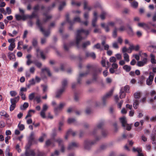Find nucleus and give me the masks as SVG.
I'll use <instances>...</instances> for the list:
<instances>
[{
    "mask_svg": "<svg viewBox=\"0 0 156 156\" xmlns=\"http://www.w3.org/2000/svg\"><path fill=\"white\" fill-rule=\"evenodd\" d=\"M55 141L58 143V145L61 146V151L63 152L65 150V147L63 144V140L60 138H58Z\"/></svg>",
    "mask_w": 156,
    "mask_h": 156,
    "instance_id": "obj_11",
    "label": "nucleus"
},
{
    "mask_svg": "<svg viewBox=\"0 0 156 156\" xmlns=\"http://www.w3.org/2000/svg\"><path fill=\"white\" fill-rule=\"evenodd\" d=\"M97 20L96 19H93L92 21V26L93 27H95L96 26V23Z\"/></svg>",
    "mask_w": 156,
    "mask_h": 156,
    "instance_id": "obj_51",
    "label": "nucleus"
},
{
    "mask_svg": "<svg viewBox=\"0 0 156 156\" xmlns=\"http://www.w3.org/2000/svg\"><path fill=\"white\" fill-rule=\"evenodd\" d=\"M52 16L51 15H50L49 16H47L45 18L43 19V21L44 23H46L48 21V20L51 19Z\"/></svg>",
    "mask_w": 156,
    "mask_h": 156,
    "instance_id": "obj_47",
    "label": "nucleus"
},
{
    "mask_svg": "<svg viewBox=\"0 0 156 156\" xmlns=\"http://www.w3.org/2000/svg\"><path fill=\"white\" fill-rule=\"evenodd\" d=\"M35 97V93H33L29 94V99L30 101L33 100Z\"/></svg>",
    "mask_w": 156,
    "mask_h": 156,
    "instance_id": "obj_42",
    "label": "nucleus"
},
{
    "mask_svg": "<svg viewBox=\"0 0 156 156\" xmlns=\"http://www.w3.org/2000/svg\"><path fill=\"white\" fill-rule=\"evenodd\" d=\"M152 73L151 72H150L149 77L146 80V84L149 86H150L152 84V82L154 80V75H151V74Z\"/></svg>",
    "mask_w": 156,
    "mask_h": 156,
    "instance_id": "obj_10",
    "label": "nucleus"
},
{
    "mask_svg": "<svg viewBox=\"0 0 156 156\" xmlns=\"http://www.w3.org/2000/svg\"><path fill=\"white\" fill-rule=\"evenodd\" d=\"M79 145L78 143L75 142H73L70 143L68 147V149L70 150L73 148V147H79Z\"/></svg>",
    "mask_w": 156,
    "mask_h": 156,
    "instance_id": "obj_14",
    "label": "nucleus"
},
{
    "mask_svg": "<svg viewBox=\"0 0 156 156\" xmlns=\"http://www.w3.org/2000/svg\"><path fill=\"white\" fill-rule=\"evenodd\" d=\"M45 154V153L43 152H41L39 151H38L37 153V156H44Z\"/></svg>",
    "mask_w": 156,
    "mask_h": 156,
    "instance_id": "obj_48",
    "label": "nucleus"
},
{
    "mask_svg": "<svg viewBox=\"0 0 156 156\" xmlns=\"http://www.w3.org/2000/svg\"><path fill=\"white\" fill-rule=\"evenodd\" d=\"M127 32L130 36H133L134 34L133 29L132 27L130 26L128 27V29L127 30Z\"/></svg>",
    "mask_w": 156,
    "mask_h": 156,
    "instance_id": "obj_21",
    "label": "nucleus"
},
{
    "mask_svg": "<svg viewBox=\"0 0 156 156\" xmlns=\"http://www.w3.org/2000/svg\"><path fill=\"white\" fill-rule=\"evenodd\" d=\"M68 82L66 79H65L62 81V87L61 88L64 90H65L67 86Z\"/></svg>",
    "mask_w": 156,
    "mask_h": 156,
    "instance_id": "obj_16",
    "label": "nucleus"
},
{
    "mask_svg": "<svg viewBox=\"0 0 156 156\" xmlns=\"http://www.w3.org/2000/svg\"><path fill=\"white\" fill-rule=\"evenodd\" d=\"M15 39L14 38H10L8 40V41L10 44H15Z\"/></svg>",
    "mask_w": 156,
    "mask_h": 156,
    "instance_id": "obj_53",
    "label": "nucleus"
},
{
    "mask_svg": "<svg viewBox=\"0 0 156 156\" xmlns=\"http://www.w3.org/2000/svg\"><path fill=\"white\" fill-rule=\"evenodd\" d=\"M34 64L38 68H40L42 66V63L37 61H34Z\"/></svg>",
    "mask_w": 156,
    "mask_h": 156,
    "instance_id": "obj_23",
    "label": "nucleus"
},
{
    "mask_svg": "<svg viewBox=\"0 0 156 156\" xmlns=\"http://www.w3.org/2000/svg\"><path fill=\"white\" fill-rule=\"evenodd\" d=\"M122 88H121L119 92L120 98L121 99L125 98L126 96V94L124 93V91L122 90Z\"/></svg>",
    "mask_w": 156,
    "mask_h": 156,
    "instance_id": "obj_26",
    "label": "nucleus"
},
{
    "mask_svg": "<svg viewBox=\"0 0 156 156\" xmlns=\"http://www.w3.org/2000/svg\"><path fill=\"white\" fill-rule=\"evenodd\" d=\"M16 106V104L11 103V105L10 106V111H13L15 108Z\"/></svg>",
    "mask_w": 156,
    "mask_h": 156,
    "instance_id": "obj_59",
    "label": "nucleus"
},
{
    "mask_svg": "<svg viewBox=\"0 0 156 156\" xmlns=\"http://www.w3.org/2000/svg\"><path fill=\"white\" fill-rule=\"evenodd\" d=\"M35 153L34 151L32 150L26 151L25 155L26 156H35Z\"/></svg>",
    "mask_w": 156,
    "mask_h": 156,
    "instance_id": "obj_15",
    "label": "nucleus"
},
{
    "mask_svg": "<svg viewBox=\"0 0 156 156\" xmlns=\"http://www.w3.org/2000/svg\"><path fill=\"white\" fill-rule=\"evenodd\" d=\"M6 153L7 154L6 156H12V154L10 152V148L9 147H8L6 149Z\"/></svg>",
    "mask_w": 156,
    "mask_h": 156,
    "instance_id": "obj_31",
    "label": "nucleus"
},
{
    "mask_svg": "<svg viewBox=\"0 0 156 156\" xmlns=\"http://www.w3.org/2000/svg\"><path fill=\"white\" fill-rule=\"evenodd\" d=\"M19 100V97H17L16 98H14L11 99V103H13L15 104L17 103V102Z\"/></svg>",
    "mask_w": 156,
    "mask_h": 156,
    "instance_id": "obj_33",
    "label": "nucleus"
},
{
    "mask_svg": "<svg viewBox=\"0 0 156 156\" xmlns=\"http://www.w3.org/2000/svg\"><path fill=\"white\" fill-rule=\"evenodd\" d=\"M65 90L61 88L57 90L56 92L55 98H60Z\"/></svg>",
    "mask_w": 156,
    "mask_h": 156,
    "instance_id": "obj_13",
    "label": "nucleus"
},
{
    "mask_svg": "<svg viewBox=\"0 0 156 156\" xmlns=\"http://www.w3.org/2000/svg\"><path fill=\"white\" fill-rule=\"evenodd\" d=\"M66 5V3L65 2H62V4L60 5L58 8L59 10L60 11L62 10V9L64 6Z\"/></svg>",
    "mask_w": 156,
    "mask_h": 156,
    "instance_id": "obj_40",
    "label": "nucleus"
},
{
    "mask_svg": "<svg viewBox=\"0 0 156 156\" xmlns=\"http://www.w3.org/2000/svg\"><path fill=\"white\" fill-rule=\"evenodd\" d=\"M106 14V12L104 11L102 12L100 16L101 19L102 20L105 19Z\"/></svg>",
    "mask_w": 156,
    "mask_h": 156,
    "instance_id": "obj_41",
    "label": "nucleus"
},
{
    "mask_svg": "<svg viewBox=\"0 0 156 156\" xmlns=\"http://www.w3.org/2000/svg\"><path fill=\"white\" fill-rule=\"evenodd\" d=\"M117 29L116 28H115L112 33V36L114 38H115L116 37L117 35Z\"/></svg>",
    "mask_w": 156,
    "mask_h": 156,
    "instance_id": "obj_46",
    "label": "nucleus"
},
{
    "mask_svg": "<svg viewBox=\"0 0 156 156\" xmlns=\"http://www.w3.org/2000/svg\"><path fill=\"white\" fill-rule=\"evenodd\" d=\"M29 104L27 102H25L23 105L20 106V108L21 110H25L28 107Z\"/></svg>",
    "mask_w": 156,
    "mask_h": 156,
    "instance_id": "obj_30",
    "label": "nucleus"
},
{
    "mask_svg": "<svg viewBox=\"0 0 156 156\" xmlns=\"http://www.w3.org/2000/svg\"><path fill=\"white\" fill-rule=\"evenodd\" d=\"M46 135L45 133H42L41 136L38 139V140L41 142H42L44 141V138L46 136Z\"/></svg>",
    "mask_w": 156,
    "mask_h": 156,
    "instance_id": "obj_39",
    "label": "nucleus"
},
{
    "mask_svg": "<svg viewBox=\"0 0 156 156\" xmlns=\"http://www.w3.org/2000/svg\"><path fill=\"white\" fill-rule=\"evenodd\" d=\"M34 134L33 132H32L30 134V136H29L28 138V142H29V143L30 144L31 143H32V142L34 139V138L33 136H34Z\"/></svg>",
    "mask_w": 156,
    "mask_h": 156,
    "instance_id": "obj_24",
    "label": "nucleus"
},
{
    "mask_svg": "<svg viewBox=\"0 0 156 156\" xmlns=\"http://www.w3.org/2000/svg\"><path fill=\"white\" fill-rule=\"evenodd\" d=\"M72 21L74 22V23L75 22H77L79 23H81V22L80 18L79 17H75L74 18L73 20Z\"/></svg>",
    "mask_w": 156,
    "mask_h": 156,
    "instance_id": "obj_44",
    "label": "nucleus"
},
{
    "mask_svg": "<svg viewBox=\"0 0 156 156\" xmlns=\"http://www.w3.org/2000/svg\"><path fill=\"white\" fill-rule=\"evenodd\" d=\"M0 115L1 116H4L6 118H9V115L5 111H2L0 112Z\"/></svg>",
    "mask_w": 156,
    "mask_h": 156,
    "instance_id": "obj_27",
    "label": "nucleus"
},
{
    "mask_svg": "<svg viewBox=\"0 0 156 156\" xmlns=\"http://www.w3.org/2000/svg\"><path fill=\"white\" fill-rule=\"evenodd\" d=\"M10 94L12 96L14 97L17 95V93L15 91H11L10 92Z\"/></svg>",
    "mask_w": 156,
    "mask_h": 156,
    "instance_id": "obj_63",
    "label": "nucleus"
},
{
    "mask_svg": "<svg viewBox=\"0 0 156 156\" xmlns=\"http://www.w3.org/2000/svg\"><path fill=\"white\" fill-rule=\"evenodd\" d=\"M90 42L89 41H87L86 42H84L82 44V47L83 48H86L88 45H90Z\"/></svg>",
    "mask_w": 156,
    "mask_h": 156,
    "instance_id": "obj_35",
    "label": "nucleus"
},
{
    "mask_svg": "<svg viewBox=\"0 0 156 156\" xmlns=\"http://www.w3.org/2000/svg\"><path fill=\"white\" fill-rule=\"evenodd\" d=\"M32 45L35 47H36L37 44V40L36 38H34L32 42Z\"/></svg>",
    "mask_w": 156,
    "mask_h": 156,
    "instance_id": "obj_36",
    "label": "nucleus"
},
{
    "mask_svg": "<svg viewBox=\"0 0 156 156\" xmlns=\"http://www.w3.org/2000/svg\"><path fill=\"white\" fill-rule=\"evenodd\" d=\"M147 62V58H144L142 61H138L137 62V66L139 67H142L144 66Z\"/></svg>",
    "mask_w": 156,
    "mask_h": 156,
    "instance_id": "obj_12",
    "label": "nucleus"
},
{
    "mask_svg": "<svg viewBox=\"0 0 156 156\" xmlns=\"http://www.w3.org/2000/svg\"><path fill=\"white\" fill-rule=\"evenodd\" d=\"M70 132H72V130L71 129H69L66 133V134L65 136V138L66 139H67L68 138V136L70 134Z\"/></svg>",
    "mask_w": 156,
    "mask_h": 156,
    "instance_id": "obj_61",
    "label": "nucleus"
},
{
    "mask_svg": "<svg viewBox=\"0 0 156 156\" xmlns=\"http://www.w3.org/2000/svg\"><path fill=\"white\" fill-rule=\"evenodd\" d=\"M100 139V137H96L95 140L91 141L88 140H85L83 144L84 148L86 150H90L92 145L95 143L96 141L99 140Z\"/></svg>",
    "mask_w": 156,
    "mask_h": 156,
    "instance_id": "obj_2",
    "label": "nucleus"
},
{
    "mask_svg": "<svg viewBox=\"0 0 156 156\" xmlns=\"http://www.w3.org/2000/svg\"><path fill=\"white\" fill-rule=\"evenodd\" d=\"M66 21L68 22L70 25L74 24V22L69 19V15L68 13L66 14Z\"/></svg>",
    "mask_w": 156,
    "mask_h": 156,
    "instance_id": "obj_25",
    "label": "nucleus"
},
{
    "mask_svg": "<svg viewBox=\"0 0 156 156\" xmlns=\"http://www.w3.org/2000/svg\"><path fill=\"white\" fill-rule=\"evenodd\" d=\"M15 47V44H10L9 46V50L10 51H12Z\"/></svg>",
    "mask_w": 156,
    "mask_h": 156,
    "instance_id": "obj_37",
    "label": "nucleus"
},
{
    "mask_svg": "<svg viewBox=\"0 0 156 156\" xmlns=\"http://www.w3.org/2000/svg\"><path fill=\"white\" fill-rule=\"evenodd\" d=\"M73 44V42H71L69 44H66L65 43L63 44V48L65 50L68 51L69 50V48H70L71 46Z\"/></svg>",
    "mask_w": 156,
    "mask_h": 156,
    "instance_id": "obj_18",
    "label": "nucleus"
},
{
    "mask_svg": "<svg viewBox=\"0 0 156 156\" xmlns=\"http://www.w3.org/2000/svg\"><path fill=\"white\" fill-rule=\"evenodd\" d=\"M86 56L87 57H90L94 59H95L96 57V55L94 52L87 53H86Z\"/></svg>",
    "mask_w": 156,
    "mask_h": 156,
    "instance_id": "obj_22",
    "label": "nucleus"
},
{
    "mask_svg": "<svg viewBox=\"0 0 156 156\" xmlns=\"http://www.w3.org/2000/svg\"><path fill=\"white\" fill-rule=\"evenodd\" d=\"M116 61V58L114 56L110 58L109 61L111 62H115Z\"/></svg>",
    "mask_w": 156,
    "mask_h": 156,
    "instance_id": "obj_49",
    "label": "nucleus"
},
{
    "mask_svg": "<svg viewBox=\"0 0 156 156\" xmlns=\"http://www.w3.org/2000/svg\"><path fill=\"white\" fill-rule=\"evenodd\" d=\"M40 115L43 118H46V116L45 115V112L41 111L40 113Z\"/></svg>",
    "mask_w": 156,
    "mask_h": 156,
    "instance_id": "obj_62",
    "label": "nucleus"
},
{
    "mask_svg": "<svg viewBox=\"0 0 156 156\" xmlns=\"http://www.w3.org/2000/svg\"><path fill=\"white\" fill-rule=\"evenodd\" d=\"M88 4V2L87 1L84 0V9H87L88 10L90 11L91 9V8L90 7H88L87 5Z\"/></svg>",
    "mask_w": 156,
    "mask_h": 156,
    "instance_id": "obj_34",
    "label": "nucleus"
},
{
    "mask_svg": "<svg viewBox=\"0 0 156 156\" xmlns=\"http://www.w3.org/2000/svg\"><path fill=\"white\" fill-rule=\"evenodd\" d=\"M119 120L121 122L122 124V125L123 127H125L126 125L127 124V121L126 118L125 117L120 118Z\"/></svg>",
    "mask_w": 156,
    "mask_h": 156,
    "instance_id": "obj_19",
    "label": "nucleus"
},
{
    "mask_svg": "<svg viewBox=\"0 0 156 156\" xmlns=\"http://www.w3.org/2000/svg\"><path fill=\"white\" fill-rule=\"evenodd\" d=\"M55 22H53L51 23L48 26V28L50 29L51 27H54L55 26Z\"/></svg>",
    "mask_w": 156,
    "mask_h": 156,
    "instance_id": "obj_57",
    "label": "nucleus"
},
{
    "mask_svg": "<svg viewBox=\"0 0 156 156\" xmlns=\"http://www.w3.org/2000/svg\"><path fill=\"white\" fill-rule=\"evenodd\" d=\"M52 143V142L50 140H47L45 142V145L46 146H48Z\"/></svg>",
    "mask_w": 156,
    "mask_h": 156,
    "instance_id": "obj_58",
    "label": "nucleus"
},
{
    "mask_svg": "<svg viewBox=\"0 0 156 156\" xmlns=\"http://www.w3.org/2000/svg\"><path fill=\"white\" fill-rule=\"evenodd\" d=\"M36 15L34 12H33L30 15L23 14L21 15H20V20H23L24 21L27 19H31L34 17H36Z\"/></svg>",
    "mask_w": 156,
    "mask_h": 156,
    "instance_id": "obj_8",
    "label": "nucleus"
},
{
    "mask_svg": "<svg viewBox=\"0 0 156 156\" xmlns=\"http://www.w3.org/2000/svg\"><path fill=\"white\" fill-rule=\"evenodd\" d=\"M45 71L48 74V75L49 76H51V74L50 72V70L49 68L47 67H45L44 68H42L41 69V73H44V72Z\"/></svg>",
    "mask_w": 156,
    "mask_h": 156,
    "instance_id": "obj_17",
    "label": "nucleus"
},
{
    "mask_svg": "<svg viewBox=\"0 0 156 156\" xmlns=\"http://www.w3.org/2000/svg\"><path fill=\"white\" fill-rule=\"evenodd\" d=\"M132 5L135 8H136L138 6V3L136 1H133L132 3Z\"/></svg>",
    "mask_w": 156,
    "mask_h": 156,
    "instance_id": "obj_56",
    "label": "nucleus"
},
{
    "mask_svg": "<svg viewBox=\"0 0 156 156\" xmlns=\"http://www.w3.org/2000/svg\"><path fill=\"white\" fill-rule=\"evenodd\" d=\"M65 105V103H60L58 106L55 107L54 109L55 114L56 115H57L58 114V111L62 110Z\"/></svg>",
    "mask_w": 156,
    "mask_h": 156,
    "instance_id": "obj_9",
    "label": "nucleus"
},
{
    "mask_svg": "<svg viewBox=\"0 0 156 156\" xmlns=\"http://www.w3.org/2000/svg\"><path fill=\"white\" fill-rule=\"evenodd\" d=\"M32 143H31L30 144L29 143V142H28V144L26 146V151L29 150L30 148L31 145Z\"/></svg>",
    "mask_w": 156,
    "mask_h": 156,
    "instance_id": "obj_60",
    "label": "nucleus"
},
{
    "mask_svg": "<svg viewBox=\"0 0 156 156\" xmlns=\"http://www.w3.org/2000/svg\"><path fill=\"white\" fill-rule=\"evenodd\" d=\"M113 91V90H111L102 98V100L103 104L104 105H106L107 99L112 95Z\"/></svg>",
    "mask_w": 156,
    "mask_h": 156,
    "instance_id": "obj_7",
    "label": "nucleus"
},
{
    "mask_svg": "<svg viewBox=\"0 0 156 156\" xmlns=\"http://www.w3.org/2000/svg\"><path fill=\"white\" fill-rule=\"evenodd\" d=\"M105 125V122L104 120L101 121L97 126L95 128L92 132L91 134L94 136H95L97 134L98 129H101L102 127Z\"/></svg>",
    "mask_w": 156,
    "mask_h": 156,
    "instance_id": "obj_6",
    "label": "nucleus"
},
{
    "mask_svg": "<svg viewBox=\"0 0 156 156\" xmlns=\"http://www.w3.org/2000/svg\"><path fill=\"white\" fill-rule=\"evenodd\" d=\"M129 45L130 47H129L128 49H130V51H128V52L130 53L133 50L134 46L133 44H129Z\"/></svg>",
    "mask_w": 156,
    "mask_h": 156,
    "instance_id": "obj_50",
    "label": "nucleus"
},
{
    "mask_svg": "<svg viewBox=\"0 0 156 156\" xmlns=\"http://www.w3.org/2000/svg\"><path fill=\"white\" fill-rule=\"evenodd\" d=\"M76 121L75 119L74 118H69L68 120V122L69 124H70L75 122Z\"/></svg>",
    "mask_w": 156,
    "mask_h": 156,
    "instance_id": "obj_45",
    "label": "nucleus"
},
{
    "mask_svg": "<svg viewBox=\"0 0 156 156\" xmlns=\"http://www.w3.org/2000/svg\"><path fill=\"white\" fill-rule=\"evenodd\" d=\"M36 24L37 26L40 29L41 32L44 36L45 37L48 36L50 34V32L49 30L45 31L44 30L42 27L43 23L40 22L39 20L37 19L36 23Z\"/></svg>",
    "mask_w": 156,
    "mask_h": 156,
    "instance_id": "obj_3",
    "label": "nucleus"
},
{
    "mask_svg": "<svg viewBox=\"0 0 156 156\" xmlns=\"http://www.w3.org/2000/svg\"><path fill=\"white\" fill-rule=\"evenodd\" d=\"M84 33L86 35H88L89 33V31L88 30H85L83 29L78 30L77 31L75 37V40L76 44L78 48H80L79 44L81 40L85 39L84 37L82 36L81 35V33Z\"/></svg>",
    "mask_w": 156,
    "mask_h": 156,
    "instance_id": "obj_1",
    "label": "nucleus"
},
{
    "mask_svg": "<svg viewBox=\"0 0 156 156\" xmlns=\"http://www.w3.org/2000/svg\"><path fill=\"white\" fill-rule=\"evenodd\" d=\"M124 58L125 61L127 62H128L129 61V56L126 53H124Z\"/></svg>",
    "mask_w": 156,
    "mask_h": 156,
    "instance_id": "obj_38",
    "label": "nucleus"
},
{
    "mask_svg": "<svg viewBox=\"0 0 156 156\" xmlns=\"http://www.w3.org/2000/svg\"><path fill=\"white\" fill-rule=\"evenodd\" d=\"M93 48L98 49H99L101 48V45L99 43H97L94 46Z\"/></svg>",
    "mask_w": 156,
    "mask_h": 156,
    "instance_id": "obj_64",
    "label": "nucleus"
},
{
    "mask_svg": "<svg viewBox=\"0 0 156 156\" xmlns=\"http://www.w3.org/2000/svg\"><path fill=\"white\" fill-rule=\"evenodd\" d=\"M151 57V62L152 64H156V60L155 59L154 56L152 54H151L150 55Z\"/></svg>",
    "mask_w": 156,
    "mask_h": 156,
    "instance_id": "obj_32",
    "label": "nucleus"
},
{
    "mask_svg": "<svg viewBox=\"0 0 156 156\" xmlns=\"http://www.w3.org/2000/svg\"><path fill=\"white\" fill-rule=\"evenodd\" d=\"M91 67V66L90 65H87V68L88 69L85 73H80L79 74L77 79V82L79 84H81V81L82 80V78L86 76L87 75L90 73V71L89 69Z\"/></svg>",
    "mask_w": 156,
    "mask_h": 156,
    "instance_id": "obj_5",
    "label": "nucleus"
},
{
    "mask_svg": "<svg viewBox=\"0 0 156 156\" xmlns=\"http://www.w3.org/2000/svg\"><path fill=\"white\" fill-rule=\"evenodd\" d=\"M20 95H21V98L22 99V100H26V95L25 94H24L22 92H21L20 93Z\"/></svg>",
    "mask_w": 156,
    "mask_h": 156,
    "instance_id": "obj_54",
    "label": "nucleus"
},
{
    "mask_svg": "<svg viewBox=\"0 0 156 156\" xmlns=\"http://www.w3.org/2000/svg\"><path fill=\"white\" fill-rule=\"evenodd\" d=\"M151 140H152L153 144H156V140L155 139V136L154 135L151 136Z\"/></svg>",
    "mask_w": 156,
    "mask_h": 156,
    "instance_id": "obj_52",
    "label": "nucleus"
},
{
    "mask_svg": "<svg viewBox=\"0 0 156 156\" xmlns=\"http://www.w3.org/2000/svg\"><path fill=\"white\" fill-rule=\"evenodd\" d=\"M147 49L151 52L156 53V46H150L148 47Z\"/></svg>",
    "mask_w": 156,
    "mask_h": 156,
    "instance_id": "obj_20",
    "label": "nucleus"
},
{
    "mask_svg": "<svg viewBox=\"0 0 156 156\" xmlns=\"http://www.w3.org/2000/svg\"><path fill=\"white\" fill-rule=\"evenodd\" d=\"M71 4L73 5H77V6H80L81 5L80 2H76L73 1H72L71 3Z\"/></svg>",
    "mask_w": 156,
    "mask_h": 156,
    "instance_id": "obj_55",
    "label": "nucleus"
},
{
    "mask_svg": "<svg viewBox=\"0 0 156 156\" xmlns=\"http://www.w3.org/2000/svg\"><path fill=\"white\" fill-rule=\"evenodd\" d=\"M141 94L140 92H135L134 94V97L135 99L133 100V105L135 109H137L139 106V101L137 99H139L140 98Z\"/></svg>",
    "mask_w": 156,
    "mask_h": 156,
    "instance_id": "obj_4",
    "label": "nucleus"
},
{
    "mask_svg": "<svg viewBox=\"0 0 156 156\" xmlns=\"http://www.w3.org/2000/svg\"><path fill=\"white\" fill-rule=\"evenodd\" d=\"M122 88H123L122 90L124 91V92H128L127 91V90L128 91L129 89V87L128 85L125 86L124 88L123 87Z\"/></svg>",
    "mask_w": 156,
    "mask_h": 156,
    "instance_id": "obj_43",
    "label": "nucleus"
},
{
    "mask_svg": "<svg viewBox=\"0 0 156 156\" xmlns=\"http://www.w3.org/2000/svg\"><path fill=\"white\" fill-rule=\"evenodd\" d=\"M8 56L10 60H12L13 61L15 60V55L12 53L9 52L8 53Z\"/></svg>",
    "mask_w": 156,
    "mask_h": 156,
    "instance_id": "obj_28",
    "label": "nucleus"
},
{
    "mask_svg": "<svg viewBox=\"0 0 156 156\" xmlns=\"http://www.w3.org/2000/svg\"><path fill=\"white\" fill-rule=\"evenodd\" d=\"M123 68L126 72H129L131 70V68L129 66L126 65L123 66Z\"/></svg>",
    "mask_w": 156,
    "mask_h": 156,
    "instance_id": "obj_29",
    "label": "nucleus"
}]
</instances>
